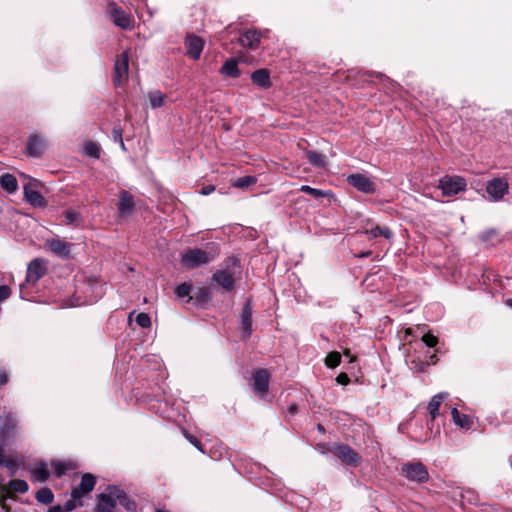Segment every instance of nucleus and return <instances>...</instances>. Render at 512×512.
<instances>
[{
	"label": "nucleus",
	"mask_w": 512,
	"mask_h": 512,
	"mask_svg": "<svg viewBox=\"0 0 512 512\" xmlns=\"http://www.w3.org/2000/svg\"><path fill=\"white\" fill-rule=\"evenodd\" d=\"M95 484L96 478L91 473L83 474L79 486L72 489L71 497L66 501V510L74 511L75 509L82 507L83 496L92 492Z\"/></svg>",
	"instance_id": "obj_1"
},
{
	"label": "nucleus",
	"mask_w": 512,
	"mask_h": 512,
	"mask_svg": "<svg viewBox=\"0 0 512 512\" xmlns=\"http://www.w3.org/2000/svg\"><path fill=\"white\" fill-rule=\"evenodd\" d=\"M214 257L200 248L188 249L181 256V264L186 269H195L208 264Z\"/></svg>",
	"instance_id": "obj_2"
},
{
	"label": "nucleus",
	"mask_w": 512,
	"mask_h": 512,
	"mask_svg": "<svg viewBox=\"0 0 512 512\" xmlns=\"http://www.w3.org/2000/svg\"><path fill=\"white\" fill-rule=\"evenodd\" d=\"M401 474L411 482L425 483L429 480L426 466L421 462H406L401 466Z\"/></svg>",
	"instance_id": "obj_3"
},
{
	"label": "nucleus",
	"mask_w": 512,
	"mask_h": 512,
	"mask_svg": "<svg viewBox=\"0 0 512 512\" xmlns=\"http://www.w3.org/2000/svg\"><path fill=\"white\" fill-rule=\"evenodd\" d=\"M466 180L461 176H443L439 180V188L445 196H454L466 189Z\"/></svg>",
	"instance_id": "obj_4"
},
{
	"label": "nucleus",
	"mask_w": 512,
	"mask_h": 512,
	"mask_svg": "<svg viewBox=\"0 0 512 512\" xmlns=\"http://www.w3.org/2000/svg\"><path fill=\"white\" fill-rule=\"evenodd\" d=\"M129 73V54L127 51L117 56L114 63L113 83L116 87H121L128 79Z\"/></svg>",
	"instance_id": "obj_5"
},
{
	"label": "nucleus",
	"mask_w": 512,
	"mask_h": 512,
	"mask_svg": "<svg viewBox=\"0 0 512 512\" xmlns=\"http://www.w3.org/2000/svg\"><path fill=\"white\" fill-rule=\"evenodd\" d=\"M108 15L113 23L123 29V30H131L134 26V20L130 14L126 13L122 8L118 7L116 4H110L108 6Z\"/></svg>",
	"instance_id": "obj_6"
},
{
	"label": "nucleus",
	"mask_w": 512,
	"mask_h": 512,
	"mask_svg": "<svg viewBox=\"0 0 512 512\" xmlns=\"http://www.w3.org/2000/svg\"><path fill=\"white\" fill-rule=\"evenodd\" d=\"M346 465L357 467L360 464V455L347 444H337L330 449Z\"/></svg>",
	"instance_id": "obj_7"
},
{
	"label": "nucleus",
	"mask_w": 512,
	"mask_h": 512,
	"mask_svg": "<svg viewBox=\"0 0 512 512\" xmlns=\"http://www.w3.org/2000/svg\"><path fill=\"white\" fill-rule=\"evenodd\" d=\"M270 373L267 369L260 368L253 372L251 376V386L253 391L259 396L264 397L269 388Z\"/></svg>",
	"instance_id": "obj_8"
},
{
	"label": "nucleus",
	"mask_w": 512,
	"mask_h": 512,
	"mask_svg": "<svg viewBox=\"0 0 512 512\" xmlns=\"http://www.w3.org/2000/svg\"><path fill=\"white\" fill-rule=\"evenodd\" d=\"M509 191V184L506 179L496 177L489 180L486 184V192L489 197L497 202L501 200Z\"/></svg>",
	"instance_id": "obj_9"
},
{
	"label": "nucleus",
	"mask_w": 512,
	"mask_h": 512,
	"mask_svg": "<svg viewBox=\"0 0 512 512\" xmlns=\"http://www.w3.org/2000/svg\"><path fill=\"white\" fill-rule=\"evenodd\" d=\"M347 182L353 188L365 194H374L376 192L375 183L366 175L354 173L347 177Z\"/></svg>",
	"instance_id": "obj_10"
},
{
	"label": "nucleus",
	"mask_w": 512,
	"mask_h": 512,
	"mask_svg": "<svg viewBox=\"0 0 512 512\" xmlns=\"http://www.w3.org/2000/svg\"><path fill=\"white\" fill-rule=\"evenodd\" d=\"M46 272V262L41 258H35L28 264L26 281L36 283Z\"/></svg>",
	"instance_id": "obj_11"
},
{
	"label": "nucleus",
	"mask_w": 512,
	"mask_h": 512,
	"mask_svg": "<svg viewBox=\"0 0 512 512\" xmlns=\"http://www.w3.org/2000/svg\"><path fill=\"white\" fill-rule=\"evenodd\" d=\"M186 54L190 58L197 60L204 48V41L201 37L196 35H188L185 39Z\"/></svg>",
	"instance_id": "obj_12"
},
{
	"label": "nucleus",
	"mask_w": 512,
	"mask_h": 512,
	"mask_svg": "<svg viewBox=\"0 0 512 512\" xmlns=\"http://www.w3.org/2000/svg\"><path fill=\"white\" fill-rule=\"evenodd\" d=\"M262 34L257 29H248L244 31L239 39V44L250 50H255L261 43Z\"/></svg>",
	"instance_id": "obj_13"
},
{
	"label": "nucleus",
	"mask_w": 512,
	"mask_h": 512,
	"mask_svg": "<svg viewBox=\"0 0 512 512\" xmlns=\"http://www.w3.org/2000/svg\"><path fill=\"white\" fill-rule=\"evenodd\" d=\"M135 208L134 197L126 190L119 192V202L117 204L118 213L121 217H128Z\"/></svg>",
	"instance_id": "obj_14"
},
{
	"label": "nucleus",
	"mask_w": 512,
	"mask_h": 512,
	"mask_svg": "<svg viewBox=\"0 0 512 512\" xmlns=\"http://www.w3.org/2000/svg\"><path fill=\"white\" fill-rule=\"evenodd\" d=\"M212 281L223 288L225 291H232L235 286V278L233 274L227 270H217L212 275Z\"/></svg>",
	"instance_id": "obj_15"
},
{
	"label": "nucleus",
	"mask_w": 512,
	"mask_h": 512,
	"mask_svg": "<svg viewBox=\"0 0 512 512\" xmlns=\"http://www.w3.org/2000/svg\"><path fill=\"white\" fill-rule=\"evenodd\" d=\"M117 505V499H115L112 491L106 493H100L97 495V504L95 512H113Z\"/></svg>",
	"instance_id": "obj_16"
},
{
	"label": "nucleus",
	"mask_w": 512,
	"mask_h": 512,
	"mask_svg": "<svg viewBox=\"0 0 512 512\" xmlns=\"http://www.w3.org/2000/svg\"><path fill=\"white\" fill-rule=\"evenodd\" d=\"M107 491H112L115 499L119 502L121 506L124 507L127 511L134 512L136 511L137 504L135 500L131 499L124 490L116 487V486H108Z\"/></svg>",
	"instance_id": "obj_17"
},
{
	"label": "nucleus",
	"mask_w": 512,
	"mask_h": 512,
	"mask_svg": "<svg viewBox=\"0 0 512 512\" xmlns=\"http://www.w3.org/2000/svg\"><path fill=\"white\" fill-rule=\"evenodd\" d=\"M240 323L244 339H249L252 334V307L250 301H247L241 313Z\"/></svg>",
	"instance_id": "obj_18"
},
{
	"label": "nucleus",
	"mask_w": 512,
	"mask_h": 512,
	"mask_svg": "<svg viewBox=\"0 0 512 512\" xmlns=\"http://www.w3.org/2000/svg\"><path fill=\"white\" fill-rule=\"evenodd\" d=\"M49 250L56 256L68 258L70 255L71 244L60 239H50L46 242Z\"/></svg>",
	"instance_id": "obj_19"
},
{
	"label": "nucleus",
	"mask_w": 512,
	"mask_h": 512,
	"mask_svg": "<svg viewBox=\"0 0 512 512\" xmlns=\"http://www.w3.org/2000/svg\"><path fill=\"white\" fill-rule=\"evenodd\" d=\"M24 197L34 207L43 208L47 205L43 195L38 190L33 189L31 185L24 186Z\"/></svg>",
	"instance_id": "obj_20"
},
{
	"label": "nucleus",
	"mask_w": 512,
	"mask_h": 512,
	"mask_svg": "<svg viewBox=\"0 0 512 512\" xmlns=\"http://www.w3.org/2000/svg\"><path fill=\"white\" fill-rule=\"evenodd\" d=\"M45 148V141L38 135H32L27 142V153L32 157H39Z\"/></svg>",
	"instance_id": "obj_21"
},
{
	"label": "nucleus",
	"mask_w": 512,
	"mask_h": 512,
	"mask_svg": "<svg viewBox=\"0 0 512 512\" xmlns=\"http://www.w3.org/2000/svg\"><path fill=\"white\" fill-rule=\"evenodd\" d=\"M31 474V479L33 482L43 483L46 482L49 478V471L47 464L44 462L36 463L33 467L29 469Z\"/></svg>",
	"instance_id": "obj_22"
},
{
	"label": "nucleus",
	"mask_w": 512,
	"mask_h": 512,
	"mask_svg": "<svg viewBox=\"0 0 512 512\" xmlns=\"http://www.w3.org/2000/svg\"><path fill=\"white\" fill-rule=\"evenodd\" d=\"M448 397V393L440 392L434 395L430 402L428 403V412L430 415V419L433 421L439 416V408L442 402Z\"/></svg>",
	"instance_id": "obj_23"
},
{
	"label": "nucleus",
	"mask_w": 512,
	"mask_h": 512,
	"mask_svg": "<svg viewBox=\"0 0 512 512\" xmlns=\"http://www.w3.org/2000/svg\"><path fill=\"white\" fill-rule=\"evenodd\" d=\"M251 80L255 85L261 88L267 89L271 86L270 74L267 69H258L254 71L251 74Z\"/></svg>",
	"instance_id": "obj_24"
},
{
	"label": "nucleus",
	"mask_w": 512,
	"mask_h": 512,
	"mask_svg": "<svg viewBox=\"0 0 512 512\" xmlns=\"http://www.w3.org/2000/svg\"><path fill=\"white\" fill-rule=\"evenodd\" d=\"M365 234L369 235L370 238H378L384 237L385 239H391L393 236L392 231L387 226H379L375 225L370 229L366 228L364 231Z\"/></svg>",
	"instance_id": "obj_25"
},
{
	"label": "nucleus",
	"mask_w": 512,
	"mask_h": 512,
	"mask_svg": "<svg viewBox=\"0 0 512 512\" xmlns=\"http://www.w3.org/2000/svg\"><path fill=\"white\" fill-rule=\"evenodd\" d=\"M451 415H452L453 422L457 426H459L461 428H465V429L471 428L473 422L469 415L460 413L457 408H453L451 410Z\"/></svg>",
	"instance_id": "obj_26"
},
{
	"label": "nucleus",
	"mask_w": 512,
	"mask_h": 512,
	"mask_svg": "<svg viewBox=\"0 0 512 512\" xmlns=\"http://www.w3.org/2000/svg\"><path fill=\"white\" fill-rule=\"evenodd\" d=\"M0 186L8 193H14L18 189V182L10 173H5L0 176Z\"/></svg>",
	"instance_id": "obj_27"
},
{
	"label": "nucleus",
	"mask_w": 512,
	"mask_h": 512,
	"mask_svg": "<svg viewBox=\"0 0 512 512\" xmlns=\"http://www.w3.org/2000/svg\"><path fill=\"white\" fill-rule=\"evenodd\" d=\"M221 73L227 77L238 78L240 76V70L235 59H228L225 61L221 68Z\"/></svg>",
	"instance_id": "obj_28"
},
{
	"label": "nucleus",
	"mask_w": 512,
	"mask_h": 512,
	"mask_svg": "<svg viewBox=\"0 0 512 512\" xmlns=\"http://www.w3.org/2000/svg\"><path fill=\"white\" fill-rule=\"evenodd\" d=\"M305 155H306L308 162L312 166H314L316 168H324L325 167L326 157L324 154L316 152V151H312V150H307L305 152Z\"/></svg>",
	"instance_id": "obj_29"
},
{
	"label": "nucleus",
	"mask_w": 512,
	"mask_h": 512,
	"mask_svg": "<svg viewBox=\"0 0 512 512\" xmlns=\"http://www.w3.org/2000/svg\"><path fill=\"white\" fill-rule=\"evenodd\" d=\"M51 467L57 477L63 476L67 471L73 470L75 465L71 461H51Z\"/></svg>",
	"instance_id": "obj_30"
},
{
	"label": "nucleus",
	"mask_w": 512,
	"mask_h": 512,
	"mask_svg": "<svg viewBox=\"0 0 512 512\" xmlns=\"http://www.w3.org/2000/svg\"><path fill=\"white\" fill-rule=\"evenodd\" d=\"M36 500L41 504H51L54 500V494L48 487H42L35 494Z\"/></svg>",
	"instance_id": "obj_31"
},
{
	"label": "nucleus",
	"mask_w": 512,
	"mask_h": 512,
	"mask_svg": "<svg viewBox=\"0 0 512 512\" xmlns=\"http://www.w3.org/2000/svg\"><path fill=\"white\" fill-rule=\"evenodd\" d=\"M299 190L301 192L305 193V194L311 195L315 199H320L322 197H326V196L332 195L331 191H324V190H321V189H316V188H313V187H311L309 185H302Z\"/></svg>",
	"instance_id": "obj_32"
},
{
	"label": "nucleus",
	"mask_w": 512,
	"mask_h": 512,
	"mask_svg": "<svg viewBox=\"0 0 512 512\" xmlns=\"http://www.w3.org/2000/svg\"><path fill=\"white\" fill-rule=\"evenodd\" d=\"M10 490L16 493H25L28 491V483L25 480L15 479L8 482Z\"/></svg>",
	"instance_id": "obj_33"
},
{
	"label": "nucleus",
	"mask_w": 512,
	"mask_h": 512,
	"mask_svg": "<svg viewBox=\"0 0 512 512\" xmlns=\"http://www.w3.org/2000/svg\"><path fill=\"white\" fill-rule=\"evenodd\" d=\"M84 152L87 156L98 159L100 157V147L92 141H87L84 144Z\"/></svg>",
	"instance_id": "obj_34"
},
{
	"label": "nucleus",
	"mask_w": 512,
	"mask_h": 512,
	"mask_svg": "<svg viewBox=\"0 0 512 512\" xmlns=\"http://www.w3.org/2000/svg\"><path fill=\"white\" fill-rule=\"evenodd\" d=\"M165 97L166 96L163 93H161L160 91H154V92L150 93L149 101H150L152 108H159V107L163 106Z\"/></svg>",
	"instance_id": "obj_35"
},
{
	"label": "nucleus",
	"mask_w": 512,
	"mask_h": 512,
	"mask_svg": "<svg viewBox=\"0 0 512 512\" xmlns=\"http://www.w3.org/2000/svg\"><path fill=\"white\" fill-rule=\"evenodd\" d=\"M341 362V354L339 352H330L325 358V365L328 368H335Z\"/></svg>",
	"instance_id": "obj_36"
},
{
	"label": "nucleus",
	"mask_w": 512,
	"mask_h": 512,
	"mask_svg": "<svg viewBox=\"0 0 512 512\" xmlns=\"http://www.w3.org/2000/svg\"><path fill=\"white\" fill-rule=\"evenodd\" d=\"M192 290V284L189 282H184L176 286L175 288V295L178 298H184L189 296L190 292Z\"/></svg>",
	"instance_id": "obj_37"
},
{
	"label": "nucleus",
	"mask_w": 512,
	"mask_h": 512,
	"mask_svg": "<svg viewBox=\"0 0 512 512\" xmlns=\"http://www.w3.org/2000/svg\"><path fill=\"white\" fill-rule=\"evenodd\" d=\"M256 182H257L256 177L248 175V176H243V177L238 178L235 181L234 186L237 188H247V187L255 184Z\"/></svg>",
	"instance_id": "obj_38"
},
{
	"label": "nucleus",
	"mask_w": 512,
	"mask_h": 512,
	"mask_svg": "<svg viewBox=\"0 0 512 512\" xmlns=\"http://www.w3.org/2000/svg\"><path fill=\"white\" fill-rule=\"evenodd\" d=\"M210 298L211 295L208 287L199 288L195 296V300L199 304L207 303Z\"/></svg>",
	"instance_id": "obj_39"
},
{
	"label": "nucleus",
	"mask_w": 512,
	"mask_h": 512,
	"mask_svg": "<svg viewBox=\"0 0 512 512\" xmlns=\"http://www.w3.org/2000/svg\"><path fill=\"white\" fill-rule=\"evenodd\" d=\"M80 213L74 210H66L63 212V218L67 225H72L80 219Z\"/></svg>",
	"instance_id": "obj_40"
},
{
	"label": "nucleus",
	"mask_w": 512,
	"mask_h": 512,
	"mask_svg": "<svg viewBox=\"0 0 512 512\" xmlns=\"http://www.w3.org/2000/svg\"><path fill=\"white\" fill-rule=\"evenodd\" d=\"M135 322L141 327V328H148L151 326V319L150 316L146 313H139L136 318Z\"/></svg>",
	"instance_id": "obj_41"
},
{
	"label": "nucleus",
	"mask_w": 512,
	"mask_h": 512,
	"mask_svg": "<svg viewBox=\"0 0 512 512\" xmlns=\"http://www.w3.org/2000/svg\"><path fill=\"white\" fill-rule=\"evenodd\" d=\"M122 134H123V130H122L121 127H114L113 128V131H112L113 140L115 142L120 143V146H121L122 150L126 151V147H125V144H124V141H123Z\"/></svg>",
	"instance_id": "obj_42"
},
{
	"label": "nucleus",
	"mask_w": 512,
	"mask_h": 512,
	"mask_svg": "<svg viewBox=\"0 0 512 512\" xmlns=\"http://www.w3.org/2000/svg\"><path fill=\"white\" fill-rule=\"evenodd\" d=\"M422 341L425 343V345L427 347H430V348L436 346V344L438 343L437 337H435L434 335H432L430 333L423 335Z\"/></svg>",
	"instance_id": "obj_43"
},
{
	"label": "nucleus",
	"mask_w": 512,
	"mask_h": 512,
	"mask_svg": "<svg viewBox=\"0 0 512 512\" xmlns=\"http://www.w3.org/2000/svg\"><path fill=\"white\" fill-rule=\"evenodd\" d=\"M497 237V233L495 230L490 229L481 234V240L484 242H492L494 238Z\"/></svg>",
	"instance_id": "obj_44"
},
{
	"label": "nucleus",
	"mask_w": 512,
	"mask_h": 512,
	"mask_svg": "<svg viewBox=\"0 0 512 512\" xmlns=\"http://www.w3.org/2000/svg\"><path fill=\"white\" fill-rule=\"evenodd\" d=\"M185 437L186 439L192 444L194 445L199 451L203 452V448H202V444H201V441L194 435H191V434H188V433H185Z\"/></svg>",
	"instance_id": "obj_45"
},
{
	"label": "nucleus",
	"mask_w": 512,
	"mask_h": 512,
	"mask_svg": "<svg viewBox=\"0 0 512 512\" xmlns=\"http://www.w3.org/2000/svg\"><path fill=\"white\" fill-rule=\"evenodd\" d=\"M462 498L467 500L469 503L477 504L478 496L471 490H467L462 494Z\"/></svg>",
	"instance_id": "obj_46"
},
{
	"label": "nucleus",
	"mask_w": 512,
	"mask_h": 512,
	"mask_svg": "<svg viewBox=\"0 0 512 512\" xmlns=\"http://www.w3.org/2000/svg\"><path fill=\"white\" fill-rule=\"evenodd\" d=\"M11 295V288L7 285H0V302L8 299Z\"/></svg>",
	"instance_id": "obj_47"
},
{
	"label": "nucleus",
	"mask_w": 512,
	"mask_h": 512,
	"mask_svg": "<svg viewBox=\"0 0 512 512\" xmlns=\"http://www.w3.org/2000/svg\"><path fill=\"white\" fill-rule=\"evenodd\" d=\"M336 382L341 385H347L350 382V378L346 373H340L336 377Z\"/></svg>",
	"instance_id": "obj_48"
},
{
	"label": "nucleus",
	"mask_w": 512,
	"mask_h": 512,
	"mask_svg": "<svg viewBox=\"0 0 512 512\" xmlns=\"http://www.w3.org/2000/svg\"><path fill=\"white\" fill-rule=\"evenodd\" d=\"M9 381V375L6 370L0 367V386L5 385Z\"/></svg>",
	"instance_id": "obj_49"
},
{
	"label": "nucleus",
	"mask_w": 512,
	"mask_h": 512,
	"mask_svg": "<svg viewBox=\"0 0 512 512\" xmlns=\"http://www.w3.org/2000/svg\"><path fill=\"white\" fill-rule=\"evenodd\" d=\"M214 191H215V186L214 185H206V186L202 187L200 193L202 195L206 196V195L211 194Z\"/></svg>",
	"instance_id": "obj_50"
},
{
	"label": "nucleus",
	"mask_w": 512,
	"mask_h": 512,
	"mask_svg": "<svg viewBox=\"0 0 512 512\" xmlns=\"http://www.w3.org/2000/svg\"><path fill=\"white\" fill-rule=\"evenodd\" d=\"M48 512H70V511L66 510V503H65L63 507L60 505H55V506L50 507L48 509Z\"/></svg>",
	"instance_id": "obj_51"
},
{
	"label": "nucleus",
	"mask_w": 512,
	"mask_h": 512,
	"mask_svg": "<svg viewBox=\"0 0 512 512\" xmlns=\"http://www.w3.org/2000/svg\"><path fill=\"white\" fill-rule=\"evenodd\" d=\"M0 466H8V463L5 461L4 451L2 447H0Z\"/></svg>",
	"instance_id": "obj_52"
},
{
	"label": "nucleus",
	"mask_w": 512,
	"mask_h": 512,
	"mask_svg": "<svg viewBox=\"0 0 512 512\" xmlns=\"http://www.w3.org/2000/svg\"><path fill=\"white\" fill-rule=\"evenodd\" d=\"M318 430L321 431V432L325 431L323 425H321V424H318Z\"/></svg>",
	"instance_id": "obj_53"
},
{
	"label": "nucleus",
	"mask_w": 512,
	"mask_h": 512,
	"mask_svg": "<svg viewBox=\"0 0 512 512\" xmlns=\"http://www.w3.org/2000/svg\"><path fill=\"white\" fill-rule=\"evenodd\" d=\"M506 303H507L510 307H512V298L508 299V300L506 301Z\"/></svg>",
	"instance_id": "obj_54"
},
{
	"label": "nucleus",
	"mask_w": 512,
	"mask_h": 512,
	"mask_svg": "<svg viewBox=\"0 0 512 512\" xmlns=\"http://www.w3.org/2000/svg\"><path fill=\"white\" fill-rule=\"evenodd\" d=\"M155 512H170V511L165 510V509H156Z\"/></svg>",
	"instance_id": "obj_55"
},
{
	"label": "nucleus",
	"mask_w": 512,
	"mask_h": 512,
	"mask_svg": "<svg viewBox=\"0 0 512 512\" xmlns=\"http://www.w3.org/2000/svg\"><path fill=\"white\" fill-rule=\"evenodd\" d=\"M7 419H8L9 422L14 421V418L10 414L8 415Z\"/></svg>",
	"instance_id": "obj_56"
}]
</instances>
